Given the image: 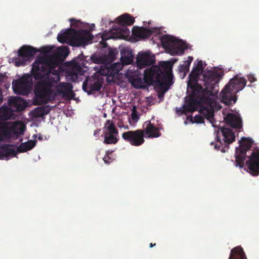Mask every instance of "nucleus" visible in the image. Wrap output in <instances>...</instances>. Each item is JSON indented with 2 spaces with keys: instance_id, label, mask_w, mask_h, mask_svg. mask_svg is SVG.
<instances>
[{
  "instance_id": "f257e3e1",
  "label": "nucleus",
  "mask_w": 259,
  "mask_h": 259,
  "mask_svg": "<svg viewBox=\"0 0 259 259\" xmlns=\"http://www.w3.org/2000/svg\"><path fill=\"white\" fill-rule=\"evenodd\" d=\"M203 70L202 61L199 60L189 75L187 89L191 92V94L186 100L185 104L181 108H176V113L179 116L193 112L197 110L198 107L202 104L211 106L213 103V100L211 97H214L218 93V91L214 90V86L219 82V75L211 72L204 73L203 80L205 88L203 89L198 83V75Z\"/></svg>"
},
{
  "instance_id": "f03ea898",
  "label": "nucleus",
  "mask_w": 259,
  "mask_h": 259,
  "mask_svg": "<svg viewBox=\"0 0 259 259\" xmlns=\"http://www.w3.org/2000/svg\"><path fill=\"white\" fill-rule=\"evenodd\" d=\"M59 65V60L55 56L39 57L33 63L32 75L35 80L46 77L37 81L34 88L35 98V105L47 104L54 100L57 96L53 90L54 83L60 80L59 71L56 68Z\"/></svg>"
},
{
  "instance_id": "7ed1b4c3",
  "label": "nucleus",
  "mask_w": 259,
  "mask_h": 259,
  "mask_svg": "<svg viewBox=\"0 0 259 259\" xmlns=\"http://www.w3.org/2000/svg\"><path fill=\"white\" fill-rule=\"evenodd\" d=\"M164 70L157 66H152L144 71V79L148 84L159 86L165 91L173 84L172 65L167 62L163 65Z\"/></svg>"
},
{
  "instance_id": "20e7f679",
  "label": "nucleus",
  "mask_w": 259,
  "mask_h": 259,
  "mask_svg": "<svg viewBox=\"0 0 259 259\" xmlns=\"http://www.w3.org/2000/svg\"><path fill=\"white\" fill-rule=\"evenodd\" d=\"M94 27L95 24H92L89 31L82 29L76 30L73 28L66 29L58 34L57 39L63 44L69 41L70 45L73 47L84 46L92 40L93 36L91 31L93 30L92 27Z\"/></svg>"
},
{
  "instance_id": "39448f33",
  "label": "nucleus",
  "mask_w": 259,
  "mask_h": 259,
  "mask_svg": "<svg viewBox=\"0 0 259 259\" xmlns=\"http://www.w3.org/2000/svg\"><path fill=\"white\" fill-rule=\"evenodd\" d=\"M94 27L95 24H92L89 31L82 29L76 30L73 28L66 29L58 34L57 39L63 44L69 41L70 45L73 47L84 46L92 40L93 36L91 31L93 30L92 27Z\"/></svg>"
},
{
  "instance_id": "423d86ee",
  "label": "nucleus",
  "mask_w": 259,
  "mask_h": 259,
  "mask_svg": "<svg viewBox=\"0 0 259 259\" xmlns=\"http://www.w3.org/2000/svg\"><path fill=\"white\" fill-rule=\"evenodd\" d=\"M247 80L243 77L235 75L231 78L220 93L222 103L227 105L235 103L237 100L236 94L246 85Z\"/></svg>"
},
{
  "instance_id": "0eeeda50",
  "label": "nucleus",
  "mask_w": 259,
  "mask_h": 259,
  "mask_svg": "<svg viewBox=\"0 0 259 259\" xmlns=\"http://www.w3.org/2000/svg\"><path fill=\"white\" fill-rule=\"evenodd\" d=\"M235 140V134L231 129L220 127L217 132L216 143L212 142L210 145H213L215 150L224 153L229 149V145Z\"/></svg>"
},
{
  "instance_id": "6e6552de",
  "label": "nucleus",
  "mask_w": 259,
  "mask_h": 259,
  "mask_svg": "<svg viewBox=\"0 0 259 259\" xmlns=\"http://www.w3.org/2000/svg\"><path fill=\"white\" fill-rule=\"evenodd\" d=\"M161 42L163 48L168 50L172 55H182L185 50L187 49V45L180 42L173 36L164 35L161 37Z\"/></svg>"
},
{
  "instance_id": "1a4fd4ad",
  "label": "nucleus",
  "mask_w": 259,
  "mask_h": 259,
  "mask_svg": "<svg viewBox=\"0 0 259 259\" xmlns=\"http://www.w3.org/2000/svg\"><path fill=\"white\" fill-rule=\"evenodd\" d=\"M32 77L31 73V74H24L19 80L13 81L12 86L14 92L18 95H28L32 90Z\"/></svg>"
},
{
  "instance_id": "9d476101",
  "label": "nucleus",
  "mask_w": 259,
  "mask_h": 259,
  "mask_svg": "<svg viewBox=\"0 0 259 259\" xmlns=\"http://www.w3.org/2000/svg\"><path fill=\"white\" fill-rule=\"evenodd\" d=\"M199 113L203 115H196L194 118L191 115L187 117V119H189L192 122L197 123H203L204 122V118L208 120L212 125L213 127L217 126L215 123L216 121L214 118V111L211 108H206L204 106H201L199 110Z\"/></svg>"
},
{
  "instance_id": "9b49d317",
  "label": "nucleus",
  "mask_w": 259,
  "mask_h": 259,
  "mask_svg": "<svg viewBox=\"0 0 259 259\" xmlns=\"http://www.w3.org/2000/svg\"><path fill=\"white\" fill-rule=\"evenodd\" d=\"M37 52L36 49L30 46H23L19 50L18 55L22 58H15L16 66H25L27 61H30Z\"/></svg>"
},
{
  "instance_id": "f8f14e48",
  "label": "nucleus",
  "mask_w": 259,
  "mask_h": 259,
  "mask_svg": "<svg viewBox=\"0 0 259 259\" xmlns=\"http://www.w3.org/2000/svg\"><path fill=\"white\" fill-rule=\"evenodd\" d=\"M121 137L125 141L134 146H140L145 142V135L143 131L140 129L124 132Z\"/></svg>"
},
{
  "instance_id": "ddd939ff",
  "label": "nucleus",
  "mask_w": 259,
  "mask_h": 259,
  "mask_svg": "<svg viewBox=\"0 0 259 259\" xmlns=\"http://www.w3.org/2000/svg\"><path fill=\"white\" fill-rule=\"evenodd\" d=\"M103 81L102 77H87L82 84V89L89 95H91L101 89Z\"/></svg>"
},
{
  "instance_id": "4468645a",
  "label": "nucleus",
  "mask_w": 259,
  "mask_h": 259,
  "mask_svg": "<svg viewBox=\"0 0 259 259\" xmlns=\"http://www.w3.org/2000/svg\"><path fill=\"white\" fill-rule=\"evenodd\" d=\"M249 160L246 161L250 172L253 176L259 175V150L253 151L251 155L248 157Z\"/></svg>"
},
{
  "instance_id": "2eb2a0df",
  "label": "nucleus",
  "mask_w": 259,
  "mask_h": 259,
  "mask_svg": "<svg viewBox=\"0 0 259 259\" xmlns=\"http://www.w3.org/2000/svg\"><path fill=\"white\" fill-rule=\"evenodd\" d=\"M155 62V57L149 52H140L136 58V64L138 68L142 69L150 66Z\"/></svg>"
},
{
  "instance_id": "dca6fc26",
  "label": "nucleus",
  "mask_w": 259,
  "mask_h": 259,
  "mask_svg": "<svg viewBox=\"0 0 259 259\" xmlns=\"http://www.w3.org/2000/svg\"><path fill=\"white\" fill-rule=\"evenodd\" d=\"M15 126L12 122H0V141L12 137L15 133Z\"/></svg>"
},
{
  "instance_id": "f3484780",
  "label": "nucleus",
  "mask_w": 259,
  "mask_h": 259,
  "mask_svg": "<svg viewBox=\"0 0 259 259\" xmlns=\"http://www.w3.org/2000/svg\"><path fill=\"white\" fill-rule=\"evenodd\" d=\"M142 131L145 137L148 138H157L161 135L159 128L152 124L150 120L144 123Z\"/></svg>"
},
{
  "instance_id": "a211bd4d",
  "label": "nucleus",
  "mask_w": 259,
  "mask_h": 259,
  "mask_svg": "<svg viewBox=\"0 0 259 259\" xmlns=\"http://www.w3.org/2000/svg\"><path fill=\"white\" fill-rule=\"evenodd\" d=\"M224 120L228 125L233 128L239 131L242 129V120L240 115L230 113L224 117Z\"/></svg>"
},
{
  "instance_id": "6ab92c4d",
  "label": "nucleus",
  "mask_w": 259,
  "mask_h": 259,
  "mask_svg": "<svg viewBox=\"0 0 259 259\" xmlns=\"http://www.w3.org/2000/svg\"><path fill=\"white\" fill-rule=\"evenodd\" d=\"M13 145L4 144L0 146V159H9L15 157L17 154V150L13 148Z\"/></svg>"
},
{
  "instance_id": "aec40b11",
  "label": "nucleus",
  "mask_w": 259,
  "mask_h": 259,
  "mask_svg": "<svg viewBox=\"0 0 259 259\" xmlns=\"http://www.w3.org/2000/svg\"><path fill=\"white\" fill-rule=\"evenodd\" d=\"M72 86L68 82H61L56 87L57 95L62 94L64 97H72L74 94L72 91Z\"/></svg>"
},
{
  "instance_id": "412c9836",
  "label": "nucleus",
  "mask_w": 259,
  "mask_h": 259,
  "mask_svg": "<svg viewBox=\"0 0 259 259\" xmlns=\"http://www.w3.org/2000/svg\"><path fill=\"white\" fill-rule=\"evenodd\" d=\"M154 32L155 31L143 27L134 26L132 29L133 34L135 36L143 39L149 38Z\"/></svg>"
},
{
  "instance_id": "4be33fe9",
  "label": "nucleus",
  "mask_w": 259,
  "mask_h": 259,
  "mask_svg": "<svg viewBox=\"0 0 259 259\" xmlns=\"http://www.w3.org/2000/svg\"><path fill=\"white\" fill-rule=\"evenodd\" d=\"M228 259H247L243 249L241 246H237L231 249Z\"/></svg>"
},
{
  "instance_id": "5701e85b",
  "label": "nucleus",
  "mask_w": 259,
  "mask_h": 259,
  "mask_svg": "<svg viewBox=\"0 0 259 259\" xmlns=\"http://www.w3.org/2000/svg\"><path fill=\"white\" fill-rule=\"evenodd\" d=\"M247 150L244 149L241 147L238 152V149L236 150V165L239 166L240 168H242L244 166V163L245 158L246 157V152Z\"/></svg>"
},
{
  "instance_id": "b1692460",
  "label": "nucleus",
  "mask_w": 259,
  "mask_h": 259,
  "mask_svg": "<svg viewBox=\"0 0 259 259\" xmlns=\"http://www.w3.org/2000/svg\"><path fill=\"white\" fill-rule=\"evenodd\" d=\"M116 21L121 26L132 25L135 22V19L129 14L126 13L118 17Z\"/></svg>"
},
{
  "instance_id": "393cba45",
  "label": "nucleus",
  "mask_w": 259,
  "mask_h": 259,
  "mask_svg": "<svg viewBox=\"0 0 259 259\" xmlns=\"http://www.w3.org/2000/svg\"><path fill=\"white\" fill-rule=\"evenodd\" d=\"M134 56L132 52L129 51H122L121 52V62L122 65H128L132 63Z\"/></svg>"
},
{
  "instance_id": "a878e982",
  "label": "nucleus",
  "mask_w": 259,
  "mask_h": 259,
  "mask_svg": "<svg viewBox=\"0 0 259 259\" xmlns=\"http://www.w3.org/2000/svg\"><path fill=\"white\" fill-rule=\"evenodd\" d=\"M36 144V141L29 140L26 142L21 143L17 149V153H23L32 149Z\"/></svg>"
},
{
  "instance_id": "bb28decb",
  "label": "nucleus",
  "mask_w": 259,
  "mask_h": 259,
  "mask_svg": "<svg viewBox=\"0 0 259 259\" xmlns=\"http://www.w3.org/2000/svg\"><path fill=\"white\" fill-rule=\"evenodd\" d=\"M109 66H107L108 73L109 75H115L118 73L120 70L122 69L123 65L120 63H115L113 64H107Z\"/></svg>"
},
{
  "instance_id": "cd10ccee",
  "label": "nucleus",
  "mask_w": 259,
  "mask_h": 259,
  "mask_svg": "<svg viewBox=\"0 0 259 259\" xmlns=\"http://www.w3.org/2000/svg\"><path fill=\"white\" fill-rule=\"evenodd\" d=\"M12 111L8 106H3L0 107V121L6 120L11 118Z\"/></svg>"
},
{
  "instance_id": "c85d7f7f",
  "label": "nucleus",
  "mask_w": 259,
  "mask_h": 259,
  "mask_svg": "<svg viewBox=\"0 0 259 259\" xmlns=\"http://www.w3.org/2000/svg\"><path fill=\"white\" fill-rule=\"evenodd\" d=\"M117 54V52L114 50H109L107 54L105 55L103 59L105 63L109 64L113 62L116 58V56Z\"/></svg>"
},
{
  "instance_id": "c756f323",
  "label": "nucleus",
  "mask_w": 259,
  "mask_h": 259,
  "mask_svg": "<svg viewBox=\"0 0 259 259\" xmlns=\"http://www.w3.org/2000/svg\"><path fill=\"white\" fill-rule=\"evenodd\" d=\"M104 143L106 144H116L118 139L113 134L107 133V132H104Z\"/></svg>"
},
{
  "instance_id": "7c9ffc66",
  "label": "nucleus",
  "mask_w": 259,
  "mask_h": 259,
  "mask_svg": "<svg viewBox=\"0 0 259 259\" xmlns=\"http://www.w3.org/2000/svg\"><path fill=\"white\" fill-rule=\"evenodd\" d=\"M106 131L107 133H111L113 134H117L118 130L116 128L115 125L109 120L106 121L105 127L104 128V132Z\"/></svg>"
},
{
  "instance_id": "2f4dec72",
  "label": "nucleus",
  "mask_w": 259,
  "mask_h": 259,
  "mask_svg": "<svg viewBox=\"0 0 259 259\" xmlns=\"http://www.w3.org/2000/svg\"><path fill=\"white\" fill-rule=\"evenodd\" d=\"M49 110L45 107H37L33 111V114L35 117H41L48 114Z\"/></svg>"
},
{
  "instance_id": "473e14b6",
  "label": "nucleus",
  "mask_w": 259,
  "mask_h": 259,
  "mask_svg": "<svg viewBox=\"0 0 259 259\" xmlns=\"http://www.w3.org/2000/svg\"><path fill=\"white\" fill-rule=\"evenodd\" d=\"M240 143L241 148L248 150L252 147L253 141L251 139L248 138L243 137L242 138Z\"/></svg>"
},
{
  "instance_id": "72a5a7b5",
  "label": "nucleus",
  "mask_w": 259,
  "mask_h": 259,
  "mask_svg": "<svg viewBox=\"0 0 259 259\" xmlns=\"http://www.w3.org/2000/svg\"><path fill=\"white\" fill-rule=\"evenodd\" d=\"M19 98L17 97H12L9 100V104L10 106H18L19 102Z\"/></svg>"
},
{
  "instance_id": "f704fd0d",
  "label": "nucleus",
  "mask_w": 259,
  "mask_h": 259,
  "mask_svg": "<svg viewBox=\"0 0 259 259\" xmlns=\"http://www.w3.org/2000/svg\"><path fill=\"white\" fill-rule=\"evenodd\" d=\"M179 71L180 73H183L184 74V76H185L186 73L189 72V68L186 65L182 64L179 66Z\"/></svg>"
},
{
  "instance_id": "c9c22d12",
  "label": "nucleus",
  "mask_w": 259,
  "mask_h": 259,
  "mask_svg": "<svg viewBox=\"0 0 259 259\" xmlns=\"http://www.w3.org/2000/svg\"><path fill=\"white\" fill-rule=\"evenodd\" d=\"M131 118L133 120H134L135 121H137L139 118V117L138 115L137 111L135 108L132 111V112L131 114Z\"/></svg>"
},
{
  "instance_id": "e433bc0d",
  "label": "nucleus",
  "mask_w": 259,
  "mask_h": 259,
  "mask_svg": "<svg viewBox=\"0 0 259 259\" xmlns=\"http://www.w3.org/2000/svg\"><path fill=\"white\" fill-rule=\"evenodd\" d=\"M103 160L106 164H109L113 160V158L108 155H105L103 158Z\"/></svg>"
},
{
  "instance_id": "4c0bfd02",
  "label": "nucleus",
  "mask_w": 259,
  "mask_h": 259,
  "mask_svg": "<svg viewBox=\"0 0 259 259\" xmlns=\"http://www.w3.org/2000/svg\"><path fill=\"white\" fill-rule=\"evenodd\" d=\"M193 60V58L192 56H189L188 59L184 62V65H186L188 68H189L190 65Z\"/></svg>"
},
{
  "instance_id": "58836bf2",
  "label": "nucleus",
  "mask_w": 259,
  "mask_h": 259,
  "mask_svg": "<svg viewBox=\"0 0 259 259\" xmlns=\"http://www.w3.org/2000/svg\"><path fill=\"white\" fill-rule=\"evenodd\" d=\"M248 80L249 81L250 83H252L255 81H256V78L255 77L254 75L253 74H248L247 76Z\"/></svg>"
},
{
  "instance_id": "ea45409f",
  "label": "nucleus",
  "mask_w": 259,
  "mask_h": 259,
  "mask_svg": "<svg viewBox=\"0 0 259 259\" xmlns=\"http://www.w3.org/2000/svg\"><path fill=\"white\" fill-rule=\"evenodd\" d=\"M70 21L71 23V26L76 27H78V24L79 22V21H77L75 19L71 18L70 19Z\"/></svg>"
},
{
  "instance_id": "a19ab883",
  "label": "nucleus",
  "mask_w": 259,
  "mask_h": 259,
  "mask_svg": "<svg viewBox=\"0 0 259 259\" xmlns=\"http://www.w3.org/2000/svg\"><path fill=\"white\" fill-rule=\"evenodd\" d=\"M41 50H42V53H48L51 51L52 48H51L50 47H49V46L45 47L42 48Z\"/></svg>"
},
{
  "instance_id": "79ce46f5",
  "label": "nucleus",
  "mask_w": 259,
  "mask_h": 259,
  "mask_svg": "<svg viewBox=\"0 0 259 259\" xmlns=\"http://www.w3.org/2000/svg\"><path fill=\"white\" fill-rule=\"evenodd\" d=\"M3 99V98L2 95L1 90H0V104L2 103Z\"/></svg>"
},
{
  "instance_id": "37998d69",
  "label": "nucleus",
  "mask_w": 259,
  "mask_h": 259,
  "mask_svg": "<svg viewBox=\"0 0 259 259\" xmlns=\"http://www.w3.org/2000/svg\"><path fill=\"white\" fill-rule=\"evenodd\" d=\"M112 153V151H110V150H107L106 152V154L105 155H108L109 156H110V155H111Z\"/></svg>"
},
{
  "instance_id": "c03bdc74",
  "label": "nucleus",
  "mask_w": 259,
  "mask_h": 259,
  "mask_svg": "<svg viewBox=\"0 0 259 259\" xmlns=\"http://www.w3.org/2000/svg\"><path fill=\"white\" fill-rule=\"evenodd\" d=\"M100 131H101V130H98L95 131V132H94V135L96 136V135L99 134Z\"/></svg>"
},
{
  "instance_id": "a18cd8bd",
  "label": "nucleus",
  "mask_w": 259,
  "mask_h": 259,
  "mask_svg": "<svg viewBox=\"0 0 259 259\" xmlns=\"http://www.w3.org/2000/svg\"><path fill=\"white\" fill-rule=\"evenodd\" d=\"M102 38L103 40H105V39H108L109 37H106L105 35L104 34H103V35L102 36Z\"/></svg>"
},
{
  "instance_id": "49530a36",
  "label": "nucleus",
  "mask_w": 259,
  "mask_h": 259,
  "mask_svg": "<svg viewBox=\"0 0 259 259\" xmlns=\"http://www.w3.org/2000/svg\"><path fill=\"white\" fill-rule=\"evenodd\" d=\"M156 245V243L153 244L152 243H151L150 244V247H152L153 246H155Z\"/></svg>"
},
{
  "instance_id": "de8ad7c7",
  "label": "nucleus",
  "mask_w": 259,
  "mask_h": 259,
  "mask_svg": "<svg viewBox=\"0 0 259 259\" xmlns=\"http://www.w3.org/2000/svg\"><path fill=\"white\" fill-rule=\"evenodd\" d=\"M248 87H252V85H251V84H249V85H248Z\"/></svg>"
}]
</instances>
